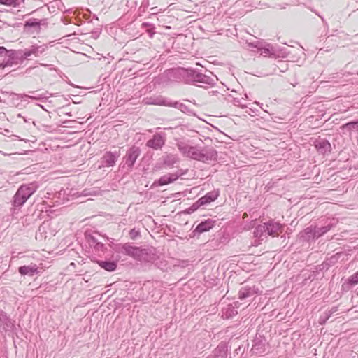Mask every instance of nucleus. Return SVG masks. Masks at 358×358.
Listing matches in <instances>:
<instances>
[{
  "label": "nucleus",
  "instance_id": "6",
  "mask_svg": "<svg viewBox=\"0 0 358 358\" xmlns=\"http://www.w3.org/2000/svg\"><path fill=\"white\" fill-rule=\"evenodd\" d=\"M199 162L208 163L211 161H217V152L213 147L205 146L201 148Z\"/></svg>",
  "mask_w": 358,
  "mask_h": 358
},
{
  "label": "nucleus",
  "instance_id": "38",
  "mask_svg": "<svg viewBox=\"0 0 358 358\" xmlns=\"http://www.w3.org/2000/svg\"><path fill=\"white\" fill-rule=\"evenodd\" d=\"M202 204L199 203V199H198L195 203H194L190 207L185 210L186 213L191 214L195 212L199 208L202 206Z\"/></svg>",
  "mask_w": 358,
  "mask_h": 358
},
{
  "label": "nucleus",
  "instance_id": "46",
  "mask_svg": "<svg viewBox=\"0 0 358 358\" xmlns=\"http://www.w3.org/2000/svg\"><path fill=\"white\" fill-rule=\"evenodd\" d=\"M38 106H39L41 108H42L43 109H44V108H43V106L42 105L38 104Z\"/></svg>",
  "mask_w": 358,
  "mask_h": 358
},
{
  "label": "nucleus",
  "instance_id": "34",
  "mask_svg": "<svg viewBox=\"0 0 358 358\" xmlns=\"http://www.w3.org/2000/svg\"><path fill=\"white\" fill-rule=\"evenodd\" d=\"M24 0H0V4L8 6L18 7Z\"/></svg>",
  "mask_w": 358,
  "mask_h": 358
},
{
  "label": "nucleus",
  "instance_id": "26",
  "mask_svg": "<svg viewBox=\"0 0 358 358\" xmlns=\"http://www.w3.org/2000/svg\"><path fill=\"white\" fill-rule=\"evenodd\" d=\"M96 263L101 268L109 272L114 271L117 266V262L115 261L98 260Z\"/></svg>",
  "mask_w": 358,
  "mask_h": 358
},
{
  "label": "nucleus",
  "instance_id": "17",
  "mask_svg": "<svg viewBox=\"0 0 358 358\" xmlns=\"http://www.w3.org/2000/svg\"><path fill=\"white\" fill-rule=\"evenodd\" d=\"M300 238L303 241L310 242L317 239L315 234V227L313 226L308 227L300 233Z\"/></svg>",
  "mask_w": 358,
  "mask_h": 358
},
{
  "label": "nucleus",
  "instance_id": "48",
  "mask_svg": "<svg viewBox=\"0 0 358 358\" xmlns=\"http://www.w3.org/2000/svg\"><path fill=\"white\" fill-rule=\"evenodd\" d=\"M324 264H329L327 262H324Z\"/></svg>",
  "mask_w": 358,
  "mask_h": 358
},
{
  "label": "nucleus",
  "instance_id": "43",
  "mask_svg": "<svg viewBox=\"0 0 358 358\" xmlns=\"http://www.w3.org/2000/svg\"><path fill=\"white\" fill-rule=\"evenodd\" d=\"M150 10L152 11V14H155L157 11V7L151 8Z\"/></svg>",
  "mask_w": 358,
  "mask_h": 358
},
{
  "label": "nucleus",
  "instance_id": "20",
  "mask_svg": "<svg viewBox=\"0 0 358 358\" xmlns=\"http://www.w3.org/2000/svg\"><path fill=\"white\" fill-rule=\"evenodd\" d=\"M227 348L225 344L220 343L207 358H227Z\"/></svg>",
  "mask_w": 358,
  "mask_h": 358
},
{
  "label": "nucleus",
  "instance_id": "37",
  "mask_svg": "<svg viewBox=\"0 0 358 358\" xmlns=\"http://www.w3.org/2000/svg\"><path fill=\"white\" fill-rule=\"evenodd\" d=\"M343 129H348V131H351L355 129H358V120L349 122L342 126Z\"/></svg>",
  "mask_w": 358,
  "mask_h": 358
},
{
  "label": "nucleus",
  "instance_id": "11",
  "mask_svg": "<svg viewBox=\"0 0 358 358\" xmlns=\"http://www.w3.org/2000/svg\"><path fill=\"white\" fill-rule=\"evenodd\" d=\"M264 227L266 229V234L272 236H278L279 233L282 232L283 230V225L273 220L264 223Z\"/></svg>",
  "mask_w": 358,
  "mask_h": 358
},
{
  "label": "nucleus",
  "instance_id": "45",
  "mask_svg": "<svg viewBox=\"0 0 358 358\" xmlns=\"http://www.w3.org/2000/svg\"><path fill=\"white\" fill-rule=\"evenodd\" d=\"M14 137L15 138V139H17V140H19V141H22V138H20L19 136H14Z\"/></svg>",
  "mask_w": 358,
  "mask_h": 358
},
{
  "label": "nucleus",
  "instance_id": "16",
  "mask_svg": "<svg viewBox=\"0 0 358 358\" xmlns=\"http://www.w3.org/2000/svg\"><path fill=\"white\" fill-rule=\"evenodd\" d=\"M237 304L238 302H234L223 307L222 309V317L228 320L236 315L238 313L236 310L238 308Z\"/></svg>",
  "mask_w": 358,
  "mask_h": 358
},
{
  "label": "nucleus",
  "instance_id": "9",
  "mask_svg": "<svg viewBox=\"0 0 358 358\" xmlns=\"http://www.w3.org/2000/svg\"><path fill=\"white\" fill-rule=\"evenodd\" d=\"M262 292L255 285L253 286H243L238 292V298L241 300L252 297L255 294H261Z\"/></svg>",
  "mask_w": 358,
  "mask_h": 358
},
{
  "label": "nucleus",
  "instance_id": "33",
  "mask_svg": "<svg viewBox=\"0 0 358 358\" xmlns=\"http://www.w3.org/2000/svg\"><path fill=\"white\" fill-rule=\"evenodd\" d=\"M43 21H44V20H39L36 18H30L25 22L24 26L28 27H40Z\"/></svg>",
  "mask_w": 358,
  "mask_h": 358
},
{
  "label": "nucleus",
  "instance_id": "15",
  "mask_svg": "<svg viewBox=\"0 0 358 358\" xmlns=\"http://www.w3.org/2000/svg\"><path fill=\"white\" fill-rule=\"evenodd\" d=\"M216 221L212 219H207L204 221L201 222L197 224L194 230V235L197 234H201L206 231H208L210 229L213 228Z\"/></svg>",
  "mask_w": 358,
  "mask_h": 358
},
{
  "label": "nucleus",
  "instance_id": "27",
  "mask_svg": "<svg viewBox=\"0 0 358 358\" xmlns=\"http://www.w3.org/2000/svg\"><path fill=\"white\" fill-rule=\"evenodd\" d=\"M176 146L179 151L187 157H189L192 146L188 145L184 141H178L176 143Z\"/></svg>",
  "mask_w": 358,
  "mask_h": 358
},
{
  "label": "nucleus",
  "instance_id": "5",
  "mask_svg": "<svg viewBox=\"0 0 358 358\" xmlns=\"http://www.w3.org/2000/svg\"><path fill=\"white\" fill-rule=\"evenodd\" d=\"M25 53L26 49L19 50H8L7 60L4 62L6 65L7 66H12L13 64H17L19 60L28 59Z\"/></svg>",
  "mask_w": 358,
  "mask_h": 358
},
{
  "label": "nucleus",
  "instance_id": "24",
  "mask_svg": "<svg viewBox=\"0 0 358 358\" xmlns=\"http://www.w3.org/2000/svg\"><path fill=\"white\" fill-rule=\"evenodd\" d=\"M171 100L169 99H166L162 96H157L154 97H150L148 99V101L147 102L149 104L152 105H157V106H169L171 104L170 103Z\"/></svg>",
  "mask_w": 358,
  "mask_h": 358
},
{
  "label": "nucleus",
  "instance_id": "19",
  "mask_svg": "<svg viewBox=\"0 0 358 358\" xmlns=\"http://www.w3.org/2000/svg\"><path fill=\"white\" fill-rule=\"evenodd\" d=\"M29 93L31 94L32 95L21 94H19L18 96L20 99L27 97V98L31 99L32 100H38L42 102H45L48 99V98L52 96V94H50L48 92H45L44 94H35L36 92H34V91H30Z\"/></svg>",
  "mask_w": 358,
  "mask_h": 358
},
{
  "label": "nucleus",
  "instance_id": "2",
  "mask_svg": "<svg viewBox=\"0 0 358 358\" xmlns=\"http://www.w3.org/2000/svg\"><path fill=\"white\" fill-rule=\"evenodd\" d=\"M37 189L38 185L34 182L22 185L13 196V205L15 207H21L36 192Z\"/></svg>",
  "mask_w": 358,
  "mask_h": 358
},
{
  "label": "nucleus",
  "instance_id": "8",
  "mask_svg": "<svg viewBox=\"0 0 358 358\" xmlns=\"http://www.w3.org/2000/svg\"><path fill=\"white\" fill-rule=\"evenodd\" d=\"M176 74H178L183 77L187 83H195L196 75L199 71L194 69H180L173 70Z\"/></svg>",
  "mask_w": 358,
  "mask_h": 358
},
{
  "label": "nucleus",
  "instance_id": "44",
  "mask_svg": "<svg viewBox=\"0 0 358 358\" xmlns=\"http://www.w3.org/2000/svg\"><path fill=\"white\" fill-rule=\"evenodd\" d=\"M137 234L136 231H135V229H131L130 231V234L133 236L134 234Z\"/></svg>",
  "mask_w": 358,
  "mask_h": 358
},
{
  "label": "nucleus",
  "instance_id": "23",
  "mask_svg": "<svg viewBox=\"0 0 358 358\" xmlns=\"http://www.w3.org/2000/svg\"><path fill=\"white\" fill-rule=\"evenodd\" d=\"M181 174L178 173H168L162 176L158 180V184L159 185H166L175 182Z\"/></svg>",
  "mask_w": 358,
  "mask_h": 358
},
{
  "label": "nucleus",
  "instance_id": "22",
  "mask_svg": "<svg viewBox=\"0 0 358 358\" xmlns=\"http://www.w3.org/2000/svg\"><path fill=\"white\" fill-rule=\"evenodd\" d=\"M219 196V192L214 190L206 194L203 196L201 197L199 199V203L203 206L208 204L217 199Z\"/></svg>",
  "mask_w": 358,
  "mask_h": 358
},
{
  "label": "nucleus",
  "instance_id": "30",
  "mask_svg": "<svg viewBox=\"0 0 358 358\" xmlns=\"http://www.w3.org/2000/svg\"><path fill=\"white\" fill-rule=\"evenodd\" d=\"M8 55V50L3 46H0V68H5L7 66L5 64V61L7 60Z\"/></svg>",
  "mask_w": 358,
  "mask_h": 358
},
{
  "label": "nucleus",
  "instance_id": "3",
  "mask_svg": "<svg viewBox=\"0 0 358 358\" xmlns=\"http://www.w3.org/2000/svg\"><path fill=\"white\" fill-rule=\"evenodd\" d=\"M166 135L164 132H156L150 139H149L145 145L155 150H162L165 145Z\"/></svg>",
  "mask_w": 358,
  "mask_h": 358
},
{
  "label": "nucleus",
  "instance_id": "1",
  "mask_svg": "<svg viewBox=\"0 0 358 358\" xmlns=\"http://www.w3.org/2000/svg\"><path fill=\"white\" fill-rule=\"evenodd\" d=\"M121 252L139 262H154L158 257L154 248H142L129 243L122 245Z\"/></svg>",
  "mask_w": 358,
  "mask_h": 358
},
{
  "label": "nucleus",
  "instance_id": "31",
  "mask_svg": "<svg viewBox=\"0 0 358 358\" xmlns=\"http://www.w3.org/2000/svg\"><path fill=\"white\" fill-rule=\"evenodd\" d=\"M170 103L171 104L169 105V107H173V108H177L184 113L190 112L189 108L182 103H180L178 101H171Z\"/></svg>",
  "mask_w": 358,
  "mask_h": 358
},
{
  "label": "nucleus",
  "instance_id": "35",
  "mask_svg": "<svg viewBox=\"0 0 358 358\" xmlns=\"http://www.w3.org/2000/svg\"><path fill=\"white\" fill-rule=\"evenodd\" d=\"M264 234H266V229L264 224L258 225L254 230V236L255 237L262 238Z\"/></svg>",
  "mask_w": 358,
  "mask_h": 358
},
{
  "label": "nucleus",
  "instance_id": "13",
  "mask_svg": "<svg viewBox=\"0 0 358 358\" xmlns=\"http://www.w3.org/2000/svg\"><path fill=\"white\" fill-rule=\"evenodd\" d=\"M314 146L317 151L322 155L330 153L331 151V144L327 139H316L314 141Z\"/></svg>",
  "mask_w": 358,
  "mask_h": 358
},
{
  "label": "nucleus",
  "instance_id": "14",
  "mask_svg": "<svg viewBox=\"0 0 358 358\" xmlns=\"http://www.w3.org/2000/svg\"><path fill=\"white\" fill-rule=\"evenodd\" d=\"M47 50L46 45H31L29 48H26V56L28 59H31L32 57H38L41 55Z\"/></svg>",
  "mask_w": 358,
  "mask_h": 358
},
{
  "label": "nucleus",
  "instance_id": "29",
  "mask_svg": "<svg viewBox=\"0 0 358 358\" xmlns=\"http://www.w3.org/2000/svg\"><path fill=\"white\" fill-rule=\"evenodd\" d=\"M334 227V224L329 223L325 226L321 227H315V234L317 236V239L326 233H327L332 227Z\"/></svg>",
  "mask_w": 358,
  "mask_h": 358
},
{
  "label": "nucleus",
  "instance_id": "42",
  "mask_svg": "<svg viewBox=\"0 0 358 358\" xmlns=\"http://www.w3.org/2000/svg\"><path fill=\"white\" fill-rule=\"evenodd\" d=\"M328 261H329L330 263H335L337 261V258L335 256H332Z\"/></svg>",
  "mask_w": 358,
  "mask_h": 358
},
{
  "label": "nucleus",
  "instance_id": "40",
  "mask_svg": "<svg viewBox=\"0 0 358 358\" xmlns=\"http://www.w3.org/2000/svg\"><path fill=\"white\" fill-rule=\"evenodd\" d=\"M93 248L96 252H104L106 249L104 244L101 241H99L95 246L93 247Z\"/></svg>",
  "mask_w": 358,
  "mask_h": 358
},
{
  "label": "nucleus",
  "instance_id": "18",
  "mask_svg": "<svg viewBox=\"0 0 358 358\" xmlns=\"http://www.w3.org/2000/svg\"><path fill=\"white\" fill-rule=\"evenodd\" d=\"M18 272L22 275H28L30 277L34 276L36 274L39 273L38 267L34 264H31L28 266H22L19 267Z\"/></svg>",
  "mask_w": 358,
  "mask_h": 358
},
{
  "label": "nucleus",
  "instance_id": "49",
  "mask_svg": "<svg viewBox=\"0 0 358 358\" xmlns=\"http://www.w3.org/2000/svg\"><path fill=\"white\" fill-rule=\"evenodd\" d=\"M357 272H358V271H357Z\"/></svg>",
  "mask_w": 358,
  "mask_h": 358
},
{
  "label": "nucleus",
  "instance_id": "4",
  "mask_svg": "<svg viewBox=\"0 0 358 358\" xmlns=\"http://www.w3.org/2000/svg\"><path fill=\"white\" fill-rule=\"evenodd\" d=\"M141 149L136 146H131L127 152L125 156L124 157V164L127 167L128 169L131 170L137 159V158L141 155Z\"/></svg>",
  "mask_w": 358,
  "mask_h": 358
},
{
  "label": "nucleus",
  "instance_id": "47",
  "mask_svg": "<svg viewBox=\"0 0 358 358\" xmlns=\"http://www.w3.org/2000/svg\"><path fill=\"white\" fill-rule=\"evenodd\" d=\"M324 322H325V320H324L322 322H320V324H322V323H324Z\"/></svg>",
  "mask_w": 358,
  "mask_h": 358
},
{
  "label": "nucleus",
  "instance_id": "28",
  "mask_svg": "<svg viewBox=\"0 0 358 358\" xmlns=\"http://www.w3.org/2000/svg\"><path fill=\"white\" fill-rule=\"evenodd\" d=\"M179 161V158L176 155L169 154L164 157L163 163L169 167L173 166Z\"/></svg>",
  "mask_w": 358,
  "mask_h": 358
},
{
  "label": "nucleus",
  "instance_id": "12",
  "mask_svg": "<svg viewBox=\"0 0 358 358\" xmlns=\"http://www.w3.org/2000/svg\"><path fill=\"white\" fill-rule=\"evenodd\" d=\"M266 340L262 336H256L251 350L255 354H262L266 351Z\"/></svg>",
  "mask_w": 358,
  "mask_h": 358
},
{
  "label": "nucleus",
  "instance_id": "36",
  "mask_svg": "<svg viewBox=\"0 0 358 358\" xmlns=\"http://www.w3.org/2000/svg\"><path fill=\"white\" fill-rule=\"evenodd\" d=\"M259 50L261 52V55H264L265 56L274 53V50L273 47L269 44H267L264 47H262L261 48H259Z\"/></svg>",
  "mask_w": 358,
  "mask_h": 358
},
{
  "label": "nucleus",
  "instance_id": "41",
  "mask_svg": "<svg viewBox=\"0 0 358 358\" xmlns=\"http://www.w3.org/2000/svg\"><path fill=\"white\" fill-rule=\"evenodd\" d=\"M234 104L236 106H241V101L238 99H234Z\"/></svg>",
  "mask_w": 358,
  "mask_h": 358
},
{
  "label": "nucleus",
  "instance_id": "21",
  "mask_svg": "<svg viewBox=\"0 0 358 358\" xmlns=\"http://www.w3.org/2000/svg\"><path fill=\"white\" fill-rule=\"evenodd\" d=\"M13 327V324L12 323L7 314L0 309V329H2L4 331H7L10 329H12Z\"/></svg>",
  "mask_w": 358,
  "mask_h": 358
},
{
  "label": "nucleus",
  "instance_id": "7",
  "mask_svg": "<svg viewBox=\"0 0 358 358\" xmlns=\"http://www.w3.org/2000/svg\"><path fill=\"white\" fill-rule=\"evenodd\" d=\"M120 157L119 152H106L101 158V164L103 167L114 166Z\"/></svg>",
  "mask_w": 358,
  "mask_h": 358
},
{
  "label": "nucleus",
  "instance_id": "39",
  "mask_svg": "<svg viewBox=\"0 0 358 358\" xmlns=\"http://www.w3.org/2000/svg\"><path fill=\"white\" fill-rule=\"evenodd\" d=\"M348 283L351 286L358 284V272H356L348 278Z\"/></svg>",
  "mask_w": 358,
  "mask_h": 358
},
{
  "label": "nucleus",
  "instance_id": "32",
  "mask_svg": "<svg viewBox=\"0 0 358 358\" xmlns=\"http://www.w3.org/2000/svg\"><path fill=\"white\" fill-rule=\"evenodd\" d=\"M201 148L202 147H200L199 145L192 146L189 158L194 160L199 161V158L201 157L200 155Z\"/></svg>",
  "mask_w": 358,
  "mask_h": 358
},
{
  "label": "nucleus",
  "instance_id": "25",
  "mask_svg": "<svg viewBox=\"0 0 358 358\" xmlns=\"http://www.w3.org/2000/svg\"><path fill=\"white\" fill-rule=\"evenodd\" d=\"M85 237L91 248L95 246L100 241L99 237H102V238L104 239L105 241L108 239L106 236H101L97 232H94L92 234H86Z\"/></svg>",
  "mask_w": 358,
  "mask_h": 358
},
{
  "label": "nucleus",
  "instance_id": "10",
  "mask_svg": "<svg viewBox=\"0 0 358 358\" xmlns=\"http://www.w3.org/2000/svg\"><path fill=\"white\" fill-rule=\"evenodd\" d=\"M211 76H208L201 73L200 71L196 75V81L194 83H197L198 86L213 85L215 84L217 80V77L210 73Z\"/></svg>",
  "mask_w": 358,
  "mask_h": 358
}]
</instances>
